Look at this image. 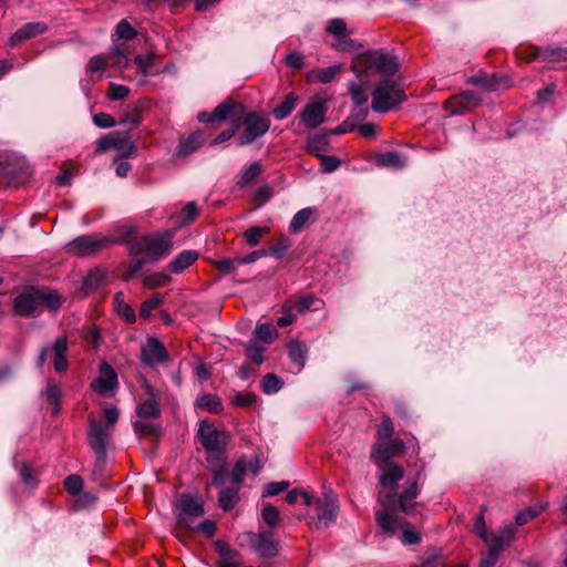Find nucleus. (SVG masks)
Segmentation results:
<instances>
[{
  "mask_svg": "<svg viewBox=\"0 0 567 567\" xmlns=\"http://www.w3.org/2000/svg\"><path fill=\"white\" fill-rule=\"evenodd\" d=\"M419 493L416 480H413L399 495L392 492L379 491L378 501L384 508L375 512V520L383 533L392 536L399 526L403 527L406 525L398 522L396 506L404 513H411L415 505L414 499Z\"/></svg>",
  "mask_w": 567,
  "mask_h": 567,
  "instance_id": "nucleus-1",
  "label": "nucleus"
},
{
  "mask_svg": "<svg viewBox=\"0 0 567 567\" xmlns=\"http://www.w3.org/2000/svg\"><path fill=\"white\" fill-rule=\"evenodd\" d=\"M235 123L238 125V131L243 127L237 136V144L239 146L254 143L264 136L270 127V120L267 116L260 115L255 111H248L245 105H240V114L235 118Z\"/></svg>",
  "mask_w": 567,
  "mask_h": 567,
  "instance_id": "nucleus-2",
  "label": "nucleus"
},
{
  "mask_svg": "<svg viewBox=\"0 0 567 567\" xmlns=\"http://www.w3.org/2000/svg\"><path fill=\"white\" fill-rule=\"evenodd\" d=\"M352 71L358 75L369 74L370 72L392 75L398 71V62L393 55L383 51H368L354 59Z\"/></svg>",
  "mask_w": 567,
  "mask_h": 567,
  "instance_id": "nucleus-3",
  "label": "nucleus"
},
{
  "mask_svg": "<svg viewBox=\"0 0 567 567\" xmlns=\"http://www.w3.org/2000/svg\"><path fill=\"white\" fill-rule=\"evenodd\" d=\"M406 100L400 84L392 79L379 82L372 93L371 107L374 112L386 113Z\"/></svg>",
  "mask_w": 567,
  "mask_h": 567,
  "instance_id": "nucleus-4",
  "label": "nucleus"
},
{
  "mask_svg": "<svg viewBox=\"0 0 567 567\" xmlns=\"http://www.w3.org/2000/svg\"><path fill=\"white\" fill-rule=\"evenodd\" d=\"M172 247L173 243L169 234L144 236L134 238L128 243L131 256L146 254L150 259L163 258L171 252Z\"/></svg>",
  "mask_w": 567,
  "mask_h": 567,
  "instance_id": "nucleus-5",
  "label": "nucleus"
},
{
  "mask_svg": "<svg viewBox=\"0 0 567 567\" xmlns=\"http://www.w3.org/2000/svg\"><path fill=\"white\" fill-rule=\"evenodd\" d=\"M69 349L68 338L65 336L59 337L51 344H47L41 348L37 358V365L42 368L45 363L47 357L52 355L53 369L58 373H63L69 368V361L66 359V352Z\"/></svg>",
  "mask_w": 567,
  "mask_h": 567,
  "instance_id": "nucleus-6",
  "label": "nucleus"
},
{
  "mask_svg": "<svg viewBox=\"0 0 567 567\" xmlns=\"http://www.w3.org/2000/svg\"><path fill=\"white\" fill-rule=\"evenodd\" d=\"M197 435L200 444L208 453H220L227 444L229 436L226 432L219 431L212 423L204 420L199 423Z\"/></svg>",
  "mask_w": 567,
  "mask_h": 567,
  "instance_id": "nucleus-7",
  "label": "nucleus"
},
{
  "mask_svg": "<svg viewBox=\"0 0 567 567\" xmlns=\"http://www.w3.org/2000/svg\"><path fill=\"white\" fill-rule=\"evenodd\" d=\"M112 436V430L104 426L100 421L91 419L87 429V442L94 453L97 455L100 463H104L109 441Z\"/></svg>",
  "mask_w": 567,
  "mask_h": 567,
  "instance_id": "nucleus-8",
  "label": "nucleus"
},
{
  "mask_svg": "<svg viewBox=\"0 0 567 567\" xmlns=\"http://www.w3.org/2000/svg\"><path fill=\"white\" fill-rule=\"evenodd\" d=\"M249 542L250 548L261 558H271L278 555V542L275 540L271 530H259L257 533H247L245 535Z\"/></svg>",
  "mask_w": 567,
  "mask_h": 567,
  "instance_id": "nucleus-9",
  "label": "nucleus"
},
{
  "mask_svg": "<svg viewBox=\"0 0 567 567\" xmlns=\"http://www.w3.org/2000/svg\"><path fill=\"white\" fill-rule=\"evenodd\" d=\"M110 243L105 237L97 235L79 236L68 244V250L75 256H90Z\"/></svg>",
  "mask_w": 567,
  "mask_h": 567,
  "instance_id": "nucleus-10",
  "label": "nucleus"
},
{
  "mask_svg": "<svg viewBox=\"0 0 567 567\" xmlns=\"http://www.w3.org/2000/svg\"><path fill=\"white\" fill-rule=\"evenodd\" d=\"M404 451L405 445L400 439L381 441L374 445L371 460L373 463L392 462L391 458L402 455Z\"/></svg>",
  "mask_w": 567,
  "mask_h": 567,
  "instance_id": "nucleus-11",
  "label": "nucleus"
},
{
  "mask_svg": "<svg viewBox=\"0 0 567 567\" xmlns=\"http://www.w3.org/2000/svg\"><path fill=\"white\" fill-rule=\"evenodd\" d=\"M168 353L164 344L156 338H150L142 347L141 360L147 367H154L168 361Z\"/></svg>",
  "mask_w": 567,
  "mask_h": 567,
  "instance_id": "nucleus-12",
  "label": "nucleus"
},
{
  "mask_svg": "<svg viewBox=\"0 0 567 567\" xmlns=\"http://www.w3.org/2000/svg\"><path fill=\"white\" fill-rule=\"evenodd\" d=\"M380 470L379 483L384 488L394 489L396 483L404 476V468L394 462L374 463Z\"/></svg>",
  "mask_w": 567,
  "mask_h": 567,
  "instance_id": "nucleus-13",
  "label": "nucleus"
},
{
  "mask_svg": "<svg viewBox=\"0 0 567 567\" xmlns=\"http://www.w3.org/2000/svg\"><path fill=\"white\" fill-rule=\"evenodd\" d=\"M327 111L328 107L324 101H313L307 104L301 112V123L308 128H316L323 123Z\"/></svg>",
  "mask_w": 567,
  "mask_h": 567,
  "instance_id": "nucleus-14",
  "label": "nucleus"
},
{
  "mask_svg": "<svg viewBox=\"0 0 567 567\" xmlns=\"http://www.w3.org/2000/svg\"><path fill=\"white\" fill-rule=\"evenodd\" d=\"M14 312L22 317H33L39 309V297L35 288L19 293L13 301Z\"/></svg>",
  "mask_w": 567,
  "mask_h": 567,
  "instance_id": "nucleus-15",
  "label": "nucleus"
},
{
  "mask_svg": "<svg viewBox=\"0 0 567 567\" xmlns=\"http://www.w3.org/2000/svg\"><path fill=\"white\" fill-rule=\"evenodd\" d=\"M481 103V97L473 91H464L446 101V109L452 114H462L471 111Z\"/></svg>",
  "mask_w": 567,
  "mask_h": 567,
  "instance_id": "nucleus-16",
  "label": "nucleus"
},
{
  "mask_svg": "<svg viewBox=\"0 0 567 567\" xmlns=\"http://www.w3.org/2000/svg\"><path fill=\"white\" fill-rule=\"evenodd\" d=\"M181 514L177 522L181 526L192 528L189 524L190 517H198L204 514L203 505L189 495H183L179 501Z\"/></svg>",
  "mask_w": 567,
  "mask_h": 567,
  "instance_id": "nucleus-17",
  "label": "nucleus"
},
{
  "mask_svg": "<svg viewBox=\"0 0 567 567\" xmlns=\"http://www.w3.org/2000/svg\"><path fill=\"white\" fill-rule=\"evenodd\" d=\"M117 384V375L114 369L106 362H103L100 368V375L92 383L91 388L99 394H106L112 391Z\"/></svg>",
  "mask_w": 567,
  "mask_h": 567,
  "instance_id": "nucleus-18",
  "label": "nucleus"
},
{
  "mask_svg": "<svg viewBox=\"0 0 567 567\" xmlns=\"http://www.w3.org/2000/svg\"><path fill=\"white\" fill-rule=\"evenodd\" d=\"M47 30L48 25L42 21L25 23L10 37L8 44L11 48L17 47L31 38L43 34Z\"/></svg>",
  "mask_w": 567,
  "mask_h": 567,
  "instance_id": "nucleus-19",
  "label": "nucleus"
},
{
  "mask_svg": "<svg viewBox=\"0 0 567 567\" xmlns=\"http://www.w3.org/2000/svg\"><path fill=\"white\" fill-rule=\"evenodd\" d=\"M318 218V210L316 207H306L297 212L289 223V231L291 234L300 233L307 225L312 224Z\"/></svg>",
  "mask_w": 567,
  "mask_h": 567,
  "instance_id": "nucleus-20",
  "label": "nucleus"
},
{
  "mask_svg": "<svg viewBox=\"0 0 567 567\" xmlns=\"http://www.w3.org/2000/svg\"><path fill=\"white\" fill-rule=\"evenodd\" d=\"M540 59L547 62H565L567 61V49L565 48H546L532 49L530 54L526 58L527 61Z\"/></svg>",
  "mask_w": 567,
  "mask_h": 567,
  "instance_id": "nucleus-21",
  "label": "nucleus"
},
{
  "mask_svg": "<svg viewBox=\"0 0 567 567\" xmlns=\"http://www.w3.org/2000/svg\"><path fill=\"white\" fill-rule=\"evenodd\" d=\"M339 512V504L337 496L328 492L324 494V504L318 514L319 523H322L324 526H329L332 522L336 520Z\"/></svg>",
  "mask_w": 567,
  "mask_h": 567,
  "instance_id": "nucleus-22",
  "label": "nucleus"
},
{
  "mask_svg": "<svg viewBox=\"0 0 567 567\" xmlns=\"http://www.w3.org/2000/svg\"><path fill=\"white\" fill-rule=\"evenodd\" d=\"M288 354L291 363L297 368V372H300L306 365L307 346L301 341H291L288 344Z\"/></svg>",
  "mask_w": 567,
  "mask_h": 567,
  "instance_id": "nucleus-23",
  "label": "nucleus"
},
{
  "mask_svg": "<svg viewBox=\"0 0 567 567\" xmlns=\"http://www.w3.org/2000/svg\"><path fill=\"white\" fill-rule=\"evenodd\" d=\"M514 538V532L511 528H505L497 534H492L486 537L484 543L488 546V548L494 549L497 553H502L505 547H507Z\"/></svg>",
  "mask_w": 567,
  "mask_h": 567,
  "instance_id": "nucleus-24",
  "label": "nucleus"
},
{
  "mask_svg": "<svg viewBox=\"0 0 567 567\" xmlns=\"http://www.w3.org/2000/svg\"><path fill=\"white\" fill-rule=\"evenodd\" d=\"M198 258V252L195 250H184L178 254L168 265V269L173 274H181L186 268L192 266Z\"/></svg>",
  "mask_w": 567,
  "mask_h": 567,
  "instance_id": "nucleus-25",
  "label": "nucleus"
},
{
  "mask_svg": "<svg viewBox=\"0 0 567 567\" xmlns=\"http://www.w3.org/2000/svg\"><path fill=\"white\" fill-rule=\"evenodd\" d=\"M240 105L241 103H236L231 100H225L220 104H218L214 111L213 115L215 117V121H225L229 117H233V120L238 117V114H240Z\"/></svg>",
  "mask_w": 567,
  "mask_h": 567,
  "instance_id": "nucleus-26",
  "label": "nucleus"
},
{
  "mask_svg": "<svg viewBox=\"0 0 567 567\" xmlns=\"http://www.w3.org/2000/svg\"><path fill=\"white\" fill-rule=\"evenodd\" d=\"M262 166L259 162H252L246 166L243 167L237 185L240 188H245L249 185H251L255 179L261 174Z\"/></svg>",
  "mask_w": 567,
  "mask_h": 567,
  "instance_id": "nucleus-27",
  "label": "nucleus"
},
{
  "mask_svg": "<svg viewBox=\"0 0 567 567\" xmlns=\"http://www.w3.org/2000/svg\"><path fill=\"white\" fill-rule=\"evenodd\" d=\"M114 148L117 151V155L115 157V162L131 156L136 151V145L134 142L130 141V135H121L116 132L115 134V141H114Z\"/></svg>",
  "mask_w": 567,
  "mask_h": 567,
  "instance_id": "nucleus-28",
  "label": "nucleus"
},
{
  "mask_svg": "<svg viewBox=\"0 0 567 567\" xmlns=\"http://www.w3.org/2000/svg\"><path fill=\"white\" fill-rule=\"evenodd\" d=\"M375 164L380 167L400 169L405 166V159L398 152H385L375 156Z\"/></svg>",
  "mask_w": 567,
  "mask_h": 567,
  "instance_id": "nucleus-29",
  "label": "nucleus"
},
{
  "mask_svg": "<svg viewBox=\"0 0 567 567\" xmlns=\"http://www.w3.org/2000/svg\"><path fill=\"white\" fill-rule=\"evenodd\" d=\"M196 406L200 410L218 414L223 411V403L218 395L206 393L197 398Z\"/></svg>",
  "mask_w": 567,
  "mask_h": 567,
  "instance_id": "nucleus-30",
  "label": "nucleus"
},
{
  "mask_svg": "<svg viewBox=\"0 0 567 567\" xmlns=\"http://www.w3.org/2000/svg\"><path fill=\"white\" fill-rule=\"evenodd\" d=\"M204 144V134L202 132H194L182 141L178 145L177 154L187 155L196 152Z\"/></svg>",
  "mask_w": 567,
  "mask_h": 567,
  "instance_id": "nucleus-31",
  "label": "nucleus"
},
{
  "mask_svg": "<svg viewBox=\"0 0 567 567\" xmlns=\"http://www.w3.org/2000/svg\"><path fill=\"white\" fill-rule=\"evenodd\" d=\"M298 95L290 92L285 96V100L274 109L272 115L276 120H284L288 117L296 107Z\"/></svg>",
  "mask_w": 567,
  "mask_h": 567,
  "instance_id": "nucleus-32",
  "label": "nucleus"
},
{
  "mask_svg": "<svg viewBox=\"0 0 567 567\" xmlns=\"http://www.w3.org/2000/svg\"><path fill=\"white\" fill-rule=\"evenodd\" d=\"M238 492L239 487L237 486L223 487L218 497L219 506L224 511L233 509L239 501Z\"/></svg>",
  "mask_w": 567,
  "mask_h": 567,
  "instance_id": "nucleus-33",
  "label": "nucleus"
},
{
  "mask_svg": "<svg viewBox=\"0 0 567 567\" xmlns=\"http://www.w3.org/2000/svg\"><path fill=\"white\" fill-rule=\"evenodd\" d=\"M329 145V138L327 135L316 134L308 138L307 151L317 157L323 155Z\"/></svg>",
  "mask_w": 567,
  "mask_h": 567,
  "instance_id": "nucleus-34",
  "label": "nucleus"
},
{
  "mask_svg": "<svg viewBox=\"0 0 567 567\" xmlns=\"http://www.w3.org/2000/svg\"><path fill=\"white\" fill-rule=\"evenodd\" d=\"M106 280V272L102 269L95 268L91 270L83 279V288L86 291H92L99 288Z\"/></svg>",
  "mask_w": 567,
  "mask_h": 567,
  "instance_id": "nucleus-35",
  "label": "nucleus"
},
{
  "mask_svg": "<svg viewBox=\"0 0 567 567\" xmlns=\"http://www.w3.org/2000/svg\"><path fill=\"white\" fill-rule=\"evenodd\" d=\"M254 337L255 340L269 344L277 339L278 332L270 323H260L256 326Z\"/></svg>",
  "mask_w": 567,
  "mask_h": 567,
  "instance_id": "nucleus-36",
  "label": "nucleus"
},
{
  "mask_svg": "<svg viewBox=\"0 0 567 567\" xmlns=\"http://www.w3.org/2000/svg\"><path fill=\"white\" fill-rule=\"evenodd\" d=\"M35 291H37V297H39V307L45 306L50 310H55V309L60 308L61 298L56 292L50 291V290H41V289H37V288H35Z\"/></svg>",
  "mask_w": 567,
  "mask_h": 567,
  "instance_id": "nucleus-37",
  "label": "nucleus"
},
{
  "mask_svg": "<svg viewBox=\"0 0 567 567\" xmlns=\"http://www.w3.org/2000/svg\"><path fill=\"white\" fill-rule=\"evenodd\" d=\"M164 302V296L161 293H154L152 297L143 301L140 308V316L147 319L152 316V312L157 309Z\"/></svg>",
  "mask_w": 567,
  "mask_h": 567,
  "instance_id": "nucleus-38",
  "label": "nucleus"
},
{
  "mask_svg": "<svg viewBox=\"0 0 567 567\" xmlns=\"http://www.w3.org/2000/svg\"><path fill=\"white\" fill-rule=\"evenodd\" d=\"M136 413L141 417H157L161 414V409L156 400L150 399L137 405Z\"/></svg>",
  "mask_w": 567,
  "mask_h": 567,
  "instance_id": "nucleus-39",
  "label": "nucleus"
},
{
  "mask_svg": "<svg viewBox=\"0 0 567 567\" xmlns=\"http://www.w3.org/2000/svg\"><path fill=\"white\" fill-rule=\"evenodd\" d=\"M349 94L357 106H363L368 102L367 87L363 84L351 82L349 84Z\"/></svg>",
  "mask_w": 567,
  "mask_h": 567,
  "instance_id": "nucleus-40",
  "label": "nucleus"
},
{
  "mask_svg": "<svg viewBox=\"0 0 567 567\" xmlns=\"http://www.w3.org/2000/svg\"><path fill=\"white\" fill-rule=\"evenodd\" d=\"M282 385V380L274 373L264 375L261 380V389L266 394H274L278 392Z\"/></svg>",
  "mask_w": 567,
  "mask_h": 567,
  "instance_id": "nucleus-41",
  "label": "nucleus"
},
{
  "mask_svg": "<svg viewBox=\"0 0 567 567\" xmlns=\"http://www.w3.org/2000/svg\"><path fill=\"white\" fill-rule=\"evenodd\" d=\"M142 123L141 110L137 106H132L125 112L118 121L121 125H128L130 128L136 127Z\"/></svg>",
  "mask_w": 567,
  "mask_h": 567,
  "instance_id": "nucleus-42",
  "label": "nucleus"
},
{
  "mask_svg": "<svg viewBox=\"0 0 567 567\" xmlns=\"http://www.w3.org/2000/svg\"><path fill=\"white\" fill-rule=\"evenodd\" d=\"M264 352L265 348L259 346L256 340H250L245 348V353L247 358H249L256 364H261L264 362Z\"/></svg>",
  "mask_w": 567,
  "mask_h": 567,
  "instance_id": "nucleus-43",
  "label": "nucleus"
},
{
  "mask_svg": "<svg viewBox=\"0 0 567 567\" xmlns=\"http://www.w3.org/2000/svg\"><path fill=\"white\" fill-rule=\"evenodd\" d=\"M109 60L103 54L94 55L86 64V72L93 76L95 73L105 71L109 66Z\"/></svg>",
  "mask_w": 567,
  "mask_h": 567,
  "instance_id": "nucleus-44",
  "label": "nucleus"
},
{
  "mask_svg": "<svg viewBox=\"0 0 567 567\" xmlns=\"http://www.w3.org/2000/svg\"><path fill=\"white\" fill-rule=\"evenodd\" d=\"M268 231L269 228L266 226H252L244 233V238L249 246H256Z\"/></svg>",
  "mask_w": 567,
  "mask_h": 567,
  "instance_id": "nucleus-45",
  "label": "nucleus"
},
{
  "mask_svg": "<svg viewBox=\"0 0 567 567\" xmlns=\"http://www.w3.org/2000/svg\"><path fill=\"white\" fill-rule=\"evenodd\" d=\"M48 403L54 406V413L59 412L61 389L54 382H49L44 392Z\"/></svg>",
  "mask_w": 567,
  "mask_h": 567,
  "instance_id": "nucleus-46",
  "label": "nucleus"
},
{
  "mask_svg": "<svg viewBox=\"0 0 567 567\" xmlns=\"http://www.w3.org/2000/svg\"><path fill=\"white\" fill-rule=\"evenodd\" d=\"M246 473H247V462L245 458H239L235 463L233 471L230 473V481L234 484V486H237V487L240 486Z\"/></svg>",
  "mask_w": 567,
  "mask_h": 567,
  "instance_id": "nucleus-47",
  "label": "nucleus"
},
{
  "mask_svg": "<svg viewBox=\"0 0 567 567\" xmlns=\"http://www.w3.org/2000/svg\"><path fill=\"white\" fill-rule=\"evenodd\" d=\"M171 276L166 272L151 274L144 277L143 282L148 288H158L168 282Z\"/></svg>",
  "mask_w": 567,
  "mask_h": 567,
  "instance_id": "nucleus-48",
  "label": "nucleus"
},
{
  "mask_svg": "<svg viewBox=\"0 0 567 567\" xmlns=\"http://www.w3.org/2000/svg\"><path fill=\"white\" fill-rule=\"evenodd\" d=\"M130 94V89L125 85L111 82L109 85L107 97L111 101H122Z\"/></svg>",
  "mask_w": 567,
  "mask_h": 567,
  "instance_id": "nucleus-49",
  "label": "nucleus"
},
{
  "mask_svg": "<svg viewBox=\"0 0 567 567\" xmlns=\"http://www.w3.org/2000/svg\"><path fill=\"white\" fill-rule=\"evenodd\" d=\"M261 517L265 524H267L271 528L278 526L280 518L278 509L272 505H267L262 508Z\"/></svg>",
  "mask_w": 567,
  "mask_h": 567,
  "instance_id": "nucleus-50",
  "label": "nucleus"
},
{
  "mask_svg": "<svg viewBox=\"0 0 567 567\" xmlns=\"http://www.w3.org/2000/svg\"><path fill=\"white\" fill-rule=\"evenodd\" d=\"M470 82L475 85L483 86L487 90H495L498 86V81H497L495 74H492V75L483 74V75L473 76V78H471Z\"/></svg>",
  "mask_w": 567,
  "mask_h": 567,
  "instance_id": "nucleus-51",
  "label": "nucleus"
},
{
  "mask_svg": "<svg viewBox=\"0 0 567 567\" xmlns=\"http://www.w3.org/2000/svg\"><path fill=\"white\" fill-rule=\"evenodd\" d=\"M112 55L113 56L111 58V61H109V65H113L118 69L127 66L128 60L125 49L116 47L112 50Z\"/></svg>",
  "mask_w": 567,
  "mask_h": 567,
  "instance_id": "nucleus-52",
  "label": "nucleus"
},
{
  "mask_svg": "<svg viewBox=\"0 0 567 567\" xmlns=\"http://www.w3.org/2000/svg\"><path fill=\"white\" fill-rule=\"evenodd\" d=\"M289 487V482L280 481V482H271L264 486L262 497H271L280 494Z\"/></svg>",
  "mask_w": 567,
  "mask_h": 567,
  "instance_id": "nucleus-53",
  "label": "nucleus"
},
{
  "mask_svg": "<svg viewBox=\"0 0 567 567\" xmlns=\"http://www.w3.org/2000/svg\"><path fill=\"white\" fill-rule=\"evenodd\" d=\"M82 486L83 481L80 475L72 474L64 480V487L72 495L79 494L82 489Z\"/></svg>",
  "mask_w": 567,
  "mask_h": 567,
  "instance_id": "nucleus-54",
  "label": "nucleus"
},
{
  "mask_svg": "<svg viewBox=\"0 0 567 567\" xmlns=\"http://www.w3.org/2000/svg\"><path fill=\"white\" fill-rule=\"evenodd\" d=\"M340 70H341V68L339 65H332V66L320 69L316 72L317 80L320 83H329L340 72Z\"/></svg>",
  "mask_w": 567,
  "mask_h": 567,
  "instance_id": "nucleus-55",
  "label": "nucleus"
},
{
  "mask_svg": "<svg viewBox=\"0 0 567 567\" xmlns=\"http://www.w3.org/2000/svg\"><path fill=\"white\" fill-rule=\"evenodd\" d=\"M116 35L123 40H132L136 32L126 20H121L116 25Z\"/></svg>",
  "mask_w": 567,
  "mask_h": 567,
  "instance_id": "nucleus-56",
  "label": "nucleus"
},
{
  "mask_svg": "<svg viewBox=\"0 0 567 567\" xmlns=\"http://www.w3.org/2000/svg\"><path fill=\"white\" fill-rule=\"evenodd\" d=\"M134 429L142 435H157L161 431V426L151 422H136Z\"/></svg>",
  "mask_w": 567,
  "mask_h": 567,
  "instance_id": "nucleus-57",
  "label": "nucleus"
},
{
  "mask_svg": "<svg viewBox=\"0 0 567 567\" xmlns=\"http://www.w3.org/2000/svg\"><path fill=\"white\" fill-rule=\"evenodd\" d=\"M135 64L144 76L148 74L150 68L154 64L153 54L136 55L134 59Z\"/></svg>",
  "mask_w": 567,
  "mask_h": 567,
  "instance_id": "nucleus-58",
  "label": "nucleus"
},
{
  "mask_svg": "<svg viewBox=\"0 0 567 567\" xmlns=\"http://www.w3.org/2000/svg\"><path fill=\"white\" fill-rule=\"evenodd\" d=\"M394 432L393 423L390 417H384L378 429L379 442L392 436Z\"/></svg>",
  "mask_w": 567,
  "mask_h": 567,
  "instance_id": "nucleus-59",
  "label": "nucleus"
},
{
  "mask_svg": "<svg viewBox=\"0 0 567 567\" xmlns=\"http://www.w3.org/2000/svg\"><path fill=\"white\" fill-rule=\"evenodd\" d=\"M319 158L321 171L324 173L334 172L340 166V161L336 156L321 155Z\"/></svg>",
  "mask_w": 567,
  "mask_h": 567,
  "instance_id": "nucleus-60",
  "label": "nucleus"
},
{
  "mask_svg": "<svg viewBox=\"0 0 567 567\" xmlns=\"http://www.w3.org/2000/svg\"><path fill=\"white\" fill-rule=\"evenodd\" d=\"M288 248H289V240L284 239L279 244L266 249V252H267V256H272L277 259H281L286 255Z\"/></svg>",
  "mask_w": 567,
  "mask_h": 567,
  "instance_id": "nucleus-61",
  "label": "nucleus"
},
{
  "mask_svg": "<svg viewBox=\"0 0 567 567\" xmlns=\"http://www.w3.org/2000/svg\"><path fill=\"white\" fill-rule=\"evenodd\" d=\"M93 123L101 128H110L115 125V120L107 113H97L93 115Z\"/></svg>",
  "mask_w": 567,
  "mask_h": 567,
  "instance_id": "nucleus-62",
  "label": "nucleus"
},
{
  "mask_svg": "<svg viewBox=\"0 0 567 567\" xmlns=\"http://www.w3.org/2000/svg\"><path fill=\"white\" fill-rule=\"evenodd\" d=\"M293 310L295 309L292 307H289L288 305L284 306V313L277 320L278 327H280V328L287 327L296 320L297 316L293 312Z\"/></svg>",
  "mask_w": 567,
  "mask_h": 567,
  "instance_id": "nucleus-63",
  "label": "nucleus"
},
{
  "mask_svg": "<svg viewBox=\"0 0 567 567\" xmlns=\"http://www.w3.org/2000/svg\"><path fill=\"white\" fill-rule=\"evenodd\" d=\"M116 312L127 322H134L136 319L133 308L125 302H121L116 306Z\"/></svg>",
  "mask_w": 567,
  "mask_h": 567,
  "instance_id": "nucleus-64",
  "label": "nucleus"
}]
</instances>
